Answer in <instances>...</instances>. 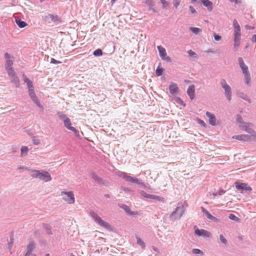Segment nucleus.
Listing matches in <instances>:
<instances>
[{"instance_id":"f257e3e1","label":"nucleus","mask_w":256,"mask_h":256,"mask_svg":"<svg viewBox=\"0 0 256 256\" xmlns=\"http://www.w3.org/2000/svg\"><path fill=\"white\" fill-rule=\"evenodd\" d=\"M236 122L239 128L244 131L250 134L252 136L256 138V132L253 129L254 124L250 122H245L240 114H236Z\"/></svg>"},{"instance_id":"f03ea898","label":"nucleus","mask_w":256,"mask_h":256,"mask_svg":"<svg viewBox=\"0 0 256 256\" xmlns=\"http://www.w3.org/2000/svg\"><path fill=\"white\" fill-rule=\"evenodd\" d=\"M42 18L51 26L59 25L62 22V18L57 14H48L43 16Z\"/></svg>"},{"instance_id":"7ed1b4c3","label":"nucleus","mask_w":256,"mask_h":256,"mask_svg":"<svg viewBox=\"0 0 256 256\" xmlns=\"http://www.w3.org/2000/svg\"><path fill=\"white\" fill-rule=\"evenodd\" d=\"M184 213V206L180 203L178 204L176 208L173 210L170 216V221L174 222L176 220H180Z\"/></svg>"},{"instance_id":"20e7f679","label":"nucleus","mask_w":256,"mask_h":256,"mask_svg":"<svg viewBox=\"0 0 256 256\" xmlns=\"http://www.w3.org/2000/svg\"><path fill=\"white\" fill-rule=\"evenodd\" d=\"M222 88L224 90V94L227 100L230 102L232 99V88L230 86L226 83V80L224 78H222L220 82Z\"/></svg>"},{"instance_id":"39448f33","label":"nucleus","mask_w":256,"mask_h":256,"mask_svg":"<svg viewBox=\"0 0 256 256\" xmlns=\"http://www.w3.org/2000/svg\"><path fill=\"white\" fill-rule=\"evenodd\" d=\"M90 216L94 220L95 222H97L99 225L104 228H107L108 227V224L103 220L96 213L92 211L90 212Z\"/></svg>"},{"instance_id":"423d86ee","label":"nucleus","mask_w":256,"mask_h":256,"mask_svg":"<svg viewBox=\"0 0 256 256\" xmlns=\"http://www.w3.org/2000/svg\"><path fill=\"white\" fill-rule=\"evenodd\" d=\"M157 48L159 52L160 56L162 60H164L168 62H172L171 58L167 56L166 49L161 46H157Z\"/></svg>"},{"instance_id":"0eeeda50","label":"nucleus","mask_w":256,"mask_h":256,"mask_svg":"<svg viewBox=\"0 0 256 256\" xmlns=\"http://www.w3.org/2000/svg\"><path fill=\"white\" fill-rule=\"evenodd\" d=\"M234 184L236 188L238 190H242L245 192H251L252 190V188L248 186L247 184L236 182Z\"/></svg>"},{"instance_id":"6e6552de","label":"nucleus","mask_w":256,"mask_h":256,"mask_svg":"<svg viewBox=\"0 0 256 256\" xmlns=\"http://www.w3.org/2000/svg\"><path fill=\"white\" fill-rule=\"evenodd\" d=\"M194 234L199 236L208 237L209 238L210 236V233L204 230H199L196 226L194 228Z\"/></svg>"},{"instance_id":"1a4fd4ad","label":"nucleus","mask_w":256,"mask_h":256,"mask_svg":"<svg viewBox=\"0 0 256 256\" xmlns=\"http://www.w3.org/2000/svg\"><path fill=\"white\" fill-rule=\"evenodd\" d=\"M63 198L68 204H73L74 202V194L71 192H64L62 194Z\"/></svg>"},{"instance_id":"9d476101","label":"nucleus","mask_w":256,"mask_h":256,"mask_svg":"<svg viewBox=\"0 0 256 256\" xmlns=\"http://www.w3.org/2000/svg\"><path fill=\"white\" fill-rule=\"evenodd\" d=\"M140 194L142 196L147 198L156 200L159 201H160L162 200L163 199L162 198H161L159 196L154 195V194H148L144 190L140 191Z\"/></svg>"},{"instance_id":"9b49d317","label":"nucleus","mask_w":256,"mask_h":256,"mask_svg":"<svg viewBox=\"0 0 256 256\" xmlns=\"http://www.w3.org/2000/svg\"><path fill=\"white\" fill-rule=\"evenodd\" d=\"M29 96L34 103L39 108H42L34 91L29 92Z\"/></svg>"},{"instance_id":"f8f14e48","label":"nucleus","mask_w":256,"mask_h":256,"mask_svg":"<svg viewBox=\"0 0 256 256\" xmlns=\"http://www.w3.org/2000/svg\"><path fill=\"white\" fill-rule=\"evenodd\" d=\"M187 94L190 98L192 100L195 98V86L193 84L190 85L186 91Z\"/></svg>"},{"instance_id":"ddd939ff","label":"nucleus","mask_w":256,"mask_h":256,"mask_svg":"<svg viewBox=\"0 0 256 256\" xmlns=\"http://www.w3.org/2000/svg\"><path fill=\"white\" fill-rule=\"evenodd\" d=\"M233 138L243 142H249L250 140V136L248 134H242L234 136H233Z\"/></svg>"},{"instance_id":"4468645a","label":"nucleus","mask_w":256,"mask_h":256,"mask_svg":"<svg viewBox=\"0 0 256 256\" xmlns=\"http://www.w3.org/2000/svg\"><path fill=\"white\" fill-rule=\"evenodd\" d=\"M178 88L176 84L172 82L169 86V92L172 95H176L178 93Z\"/></svg>"},{"instance_id":"2eb2a0df","label":"nucleus","mask_w":256,"mask_h":256,"mask_svg":"<svg viewBox=\"0 0 256 256\" xmlns=\"http://www.w3.org/2000/svg\"><path fill=\"white\" fill-rule=\"evenodd\" d=\"M40 180L48 182L51 180V177L50 173L46 171H41Z\"/></svg>"},{"instance_id":"dca6fc26","label":"nucleus","mask_w":256,"mask_h":256,"mask_svg":"<svg viewBox=\"0 0 256 256\" xmlns=\"http://www.w3.org/2000/svg\"><path fill=\"white\" fill-rule=\"evenodd\" d=\"M206 115L209 119V124L212 126H216V118L215 116L208 112H206Z\"/></svg>"},{"instance_id":"f3484780","label":"nucleus","mask_w":256,"mask_h":256,"mask_svg":"<svg viewBox=\"0 0 256 256\" xmlns=\"http://www.w3.org/2000/svg\"><path fill=\"white\" fill-rule=\"evenodd\" d=\"M116 173L120 177H122V178H124L126 182H130L132 183L133 177H132L130 176L127 175V174L125 172H120V171L116 172Z\"/></svg>"},{"instance_id":"a211bd4d","label":"nucleus","mask_w":256,"mask_h":256,"mask_svg":"<svg viewBox=\"0 0 256 256\" xmlns=\"http://www.w3.org/2000/svg\"><path fill=\"white\" fill-rule=\"evenodd\" d=\"M238 62L242 70L243 73H246V72H248V67L245 64L243 59L242 58H239L238 59Z\"/></svg>"},{"instance_id":"6ab92c4d","label":"nucleus","mask_w":256,"mask_h":256,"mask_svg":"<svg viewBox=\"0 0 256 256\" xmlns=\"http://www.w3.org/2000/svg\"><path fill=\"white\" fill-rule=\"evenodd\" d=\"M118 206L120 208H122L130 216L135 214L134 212H132L130 208L127 205L125 204H120Z\"/></svg>"},{"instance_id":"aec40b11","label":"nucleus","mask_w":256,"mask_h":256,"mask_svg":"<svg viewBox=\"0 0 256 256\" xmlns=\"http://www.w3.org/2000/svg\"><path fill=\"white\" fill-rule=\"evenodd\" d=\"M203 5L207 8L209 11H212V3L209 0H200Z\"/></svg>"},{"instance_id":"412c9836","label":"nucleus","mask_w":256,"mask_h":256,"mask_svg":"<svg viewBox=\"0 0 256 256\" xmlns=\"http://www.w3.org/2000/svg\"><path fill=\"white\" fill-rule=\"evenodd\" d=\"M36 244L34 242H30L27 246V253L31 254L32 252L36 248Z\"/></svg>"},{"instance_id":"4be33fe9","label":"nucleus","mask_w":256,"mask_h":256,"mask_svg":"<svg viewBox=\"0 0 256 256\" xmlns=\"http://www.w3.org/2000/svg\"><path fill=\"white\" fill-rule=\"evenodd\" d=\"M16 23L20 28H24L27 25V24L25 22L22 20L20 18H16Z\"/></svg>"},{"instance_id":"5701e85b","label":"nucleus","mask_w":256,"mask_h":256,"mask_svg":"<svg viewBox=\"0 0 256 256\" xmlns=\"http://www.w3.org/2000/svg\"><path fill=\"white\" fill-rule=\"evenodd\" d=\"M238 97L240 98H241L247 101L248 103L251 102V100L250 98H248V96L246 94L243 92H239L238 93Z\"/></svg>"},{"instance_id":"b1692460","label":"nucleus","mask_w":256,"mask_h":256,"mask_svg":"<svg viewBox=\"0 0 256 256\" xmlns=\"http://www.w3.org/2000/svg\"><path fill=\"white\" fill-rule=\"evenodd\" d=\"M90 176L98 184H101L103 182L102 180L94 172L92 173Z\"/></svg>"},{"instance_id":"393cba45","label":"nucleus","mask_w":256,"mask_h":256,"mask_svg":"<svg viewBox=\"0 0 256 256\" xmlns=\"http://www.w3.org/2000/svg\"><path fill=\"white\" fill-rule=\"evenodd\" d=\"M56 115L58 116L59 118L62 120L63 122L68 120L69 118L66 116V114H64L62 112H58Z\"/></svg>"},{"instance_id":"a878e982","label":"nucleus","mask_w":256,"mask_h":256,"mask_svg":"<svg viewBox=\"0 0 256 256\" xmlns=\"http://www.w3.org/2000/svg\"><path fill=\"white\" fill-rule=\"evenodd\" d=\"M11 82L14 84L16 88H18L20 86V80L17 75L11 78Z\"/></svg>"},{"instance_id":"bb28decb","label":"nucleus","mask_w":256,"mask_h":256,"mask_svg":"<svg viewBox=\"0 0 256 256\" xmlns=\"http://www.w3.org/2000/svg\"><path fill=\"white\" fill-rule=\"evenodd\" d=\"M146 4L149 6V10H152L154 12H156V10L153 8L154 6L153 0H146Z\"/></svg>"},{"instance_id":"cd10ccee","label":"nucleus","mask_w":256,"mask_h":256,"mask_svg":"<svg viewBox=\"0 0 256 256\" xmlns=\"http://www.w3.org/2000/svg\"><path fill=\"white\" fill-rule=\"evenodd\" d=\"M43 227L46 230L47 234H52V232L51 230L52 227L50 224H44Z\"/></svg>"},{"instance_id":"c85d7f7f","label":"nucleus","mask_w":256,"mask_h":256,"mask_svg":"<svg viewBox=\"0 0 256 256\" xmlns=\"http://www.w3.org/2000/svg\"><path fill=\"white\" fill-rule=\"evenodd\" d=\"M228 218L230 219L231 220L235 221V222H237L238 223H240V218H239L238 217H237L234 214H230L228 215Z\"/></svg>"},{"instance_id":"c756f323","label":"nucleus","mask_w":256,"mask_h":256,"mask_svg":"<svg viewBox=\"0 0 256 256\" xmlns=\"http://www.w3.org/2000/svg\"><path fill=\"white\" fill-rule=\"evenodd\" d=\"M244 75V81L246 84H248L250 81V76L249 72L243 73Z\"/></svg>"},{"instance_id":"7c9ffc66","label":"nucleus","mask_w":256,"mask_h":256,"mask_svg":"<svg viewBox=\"0 0 256 256\" xmlns=\"http://www.w3.org/2000/svg\"><path fill=\"white\" fill-rule=\"evenodd\" d=\"M64 126L68 130H70L71 128L73 127L71 126L72 123H71L70 120V118H68V120H66L64 122Z\"/></svg>"},{"instance_id":"2f4dec72","label":"nucleus","mask_w":256,"mask_h":256,"mask_svg":"<svg viewBox=\"0 0 256 256\" xmlns=\"http://www.w3.org/2000/svg\"><path fill=\"white\" fill-rule=\"evenodd\" d=\"M201 209L202 211L206 216V218L209 220H211L212 216L204 207H201Z\"/></svg>"},{"instance_id":"473e14b6","label":"nucleus","mask_w":256,"mask_h":256,"mask_svg":"<svg viewBox=\"0 0 256 256\" xmlns=\"http://www.w3.org/2000/svg\"><path fill=\"white\" fill-rule=\"evenodd\" d=\"M6 70L7 71V72H8V76H10L11 78L16 75V73L14 71V70L12 68H7V69Z\"/></svg>"},{"instance_id":"72a5a7b5","label":"nucleus","mask_w":256,"mask_h":256,"mask_svg":"<svg viewBox=\"0 0 256 256\" xmlns=\"http://www.w3.org/2000/svg\"><path fill=\"white\" fill-rule=\"evenodd\" d=\"M102 51L100 48H98L94 51L93 55L95 56H100L102 55Z\"/></svg>"},{"instance_id":"f704fd0d","label":"nucleus","mask_w":256,"mask_h":256,"mask_svg":"<svg viewBox=\"0 0 256 256\" xmlns=\"http://www.w3.org/2000/svg\"><path fill=\"white\" fill-rule=\"evenodd\" d=\"M164 69L158 66L156 70V76H160L162 74Z\"/></svg>"},{"instance_id":"c9c22d12","label":"nucleus","mask_w":256,"mask_h":256,"mask_svg":"<svg viewBox=\"0 0 256 256\" xmlns=\"http://www.w3.org/2000/svg\"><path fill=\"white\" fill-rule=\"evenodd\" d=\"M190 30H191L192 32L194 34H198L199 32L202 31V30L198 28L191 26L190 28Z\"/></svg>"},{"instance_id":"e433bc0d","label":"nucleus","mask_w":256,"mask_h":256,"mask_svg":"<svg viewBox=\"0 0 256 256\" xmlns=\"http://www.w3.org/2000/svg\"><path fill=\"white\" fill-rule=\"evenodd\" d=\"M26 85H27V86L28 88V92L34 91V86L33 83H32V81L30 82H29V83L27 84Z\"/></svg>"},{"instance_id":"4c0bfd02","label":"nucleus","mask_w":256,"mask_h":256,"mask_svg":"<svg viewBox=\"0 0 256 256\" xmlns=\"http://www.w3.org/2000/svg\"><path fill=\"white\" fill-rule=\"evenodd\" d=\"M12 64H13V61L12 60H6V64H5V67H6V70L7 69V68H12Z\"/></svg>"},{"instance_id":"58836bf2","label":"nucleus","mask_w":256,"mask_h":256,"mask_svg":"<svg viewBox=\"0 0 256 256\" xmlns=\"http://www.w3.org/2000/svg\"><path fill=\"white\" fill-rule=\"evenodd\" d=\"M226 191L223 189H220L217 192L213 193L212 195L214 196H222L225 194Z\"/></svg>"},{"instance_id":"ea45409f","label":"nucleus","mask_w":256,"mask_h":256,"mask_svg":"<svg viewBox=\"0 0 256 256\" xmlns=\"http://www.w3.org/2000/svg\"><path fill=\"white\" fill-rule=\"evenodd\" d=\"M41 171L34 170V173L32 174V176L35 178H40Z\"/></svg>"},{"instance_id":"a19ab883","label":"nucleus","mask_w":256,"mask_h":256,"mask_svg":"<svg viewBox=\"0 0 256 256\" xmlns=\"http://www.w3.org/2000/svg\"><path fill=\"white\" fill-rule=\"evenodd\" d=\"M192 252L194 254H199L200 256L203 254V252L201 250L198 249V248L192 249Z\"/></svg>"},{"instance_id":"79ce46f5","label":"nucleus","mask_w":256,"mask_h":256,"mask_svg":"<svg viewBox=\"0 0 256 256\" xmlns=\"http://www.w3.org/2000/svg\"><path fill=\"white\" fill-rule=\"evenodd\" d=\"M20 151H21V154H22V156L23 154H27V152H28V148L27 146H22V148H21V150H20Z\"/></svg>"},{"instance_id":"37998d69","label":"nucleus","mask_w":256,"mask_h":256,"mask_svg":"<svg viewBox=\"0 0 256 256\" xmlns=\"http://www.w3.org/2000/svg\"><path fill=\"white\" fill-rule=\"evenodd\" d=\"M220 242L222 244H224V245H226L227 244L228 241L224 237V236L222 234L220 235Z\"/></svg>"},{"instance_id":"c03bdc74","label":"nucleus","mask_w":256,"mask_h":256,"mask_svg":"<svg viewBox=\"0 0 256 256\" xmlns=\"http://www.w3.org/2000/svg\"><path fill=\"white\" fill-rule=\"evenodd\" d=\"M234 36H241L240 28H235L234 30Z\"/></svg>"},{"instance_id":"a18cd8bd","label":"nucleus","mask_w":256,"mask_h":256,"mask_svg":"<svg viewBox=\"0 0 256 256\" xmlns=\"http://www.w3.org/2000/svg\"><path fill=\"white\" fill-rule=\"evenodd\" d=\"M70 130H71L74 132L76 136V137L80 136L79 131L78 130H77L75 128L72 127Z\"/></svg>"},{"instance_id":"49530a36","label":"nucleus","mask_w":256,"mask_h":256,"mask_svg":"<svg viewBox=\"0 0 256 256\" xmlns=\"http://www.w3.org/2000/svg\"><path fill=\"white\" fill-rule=\"evenodd\" d=\"M160 2L162 4V8L164 9L166 8V7L168 6V3L166 0H160Z\"/></svg>"},{"instance_id":"de8ad7c7","label":"nucleus","mask_w":256,"mask_h":256,"mask_svg":"<svg viewBox=\"0 0 256 256\" xmlns=\"http://www.w3.org/2000/svg\"><path fill=\"white\" fill-rule=\"evenodd\" d=\"M134 184H137L140 186L143 187L144 186V183L142 181V180L137 178L136 180V182Z\"/></svg>"},{"instance_id":"09e8293b","label":"nucleus","mask_w":256,"mask_h":256,"mask_svg":"<svg viewBox=\"0 0 256 256\" xmlns=\"http://www.w3.org/2000/svg\"><path fill=\"white\" fill-rule=\"evenodd\" d=\"M13 236H14V234L12 232L11 234L10 237V242H8V246L10 248L12 246L13 242H14L13 241H14V239Z\"/></svg>"},{"instance_id":"8fccbe9b","label":"nucleus","mask_w":256,"mask_h":256,"mask_svg":"<svg viewBox=\"0 0 256 256\" xmlns=\"http://www.w3.org/2000/svg\"><path fill=\"white\" fill-rule=\"evenodd\" d=\"M188 53L190 56L196 58V54L195 52L192 51V50H190L188 52Z\"/></svg>"},{"instance_id":"3c124183","label":"nucleus","mask_w":256,"mask_h":256,"mask_svg":"<svg viewBox=\"0 0 256 256\" xmlns=\"http://www.w3.org/2000/svg\"><path fill=\"white\" fill-rule=\"evenodd\" d=\"M50 63L56 64H61L62 62L59 60H56L54 58H50Z\"/></svg>"},{"instance_id":"603ef678","label":"nucleus","mask_w":256,"mask_h":256,"mask_svg":"<svg viewBox=\"0 0 256 256\" xmlns=\"http://www.w3.org/2000/svg\"><path fill=\"white\" fill-rule=\"evenodd\" d=\"M137 243L142 246H144V242L142 241V240H141L140 238H137Z\"/></svg>"},{"instance_id":"864d4df0","label":"nucleus","mask_w":256,"mask_h":256,"mask_svg":"<svg viewBox=\"0 0 256 256\" xmlns=\"http://www.w3.org/2000/svg\"><path fill=\"white\" fill-rule=\"evenodd\" d=\"M180 2V0H174V6L176 8L179 6Z\"/></svg>"},{"instance_id":"5fc2aeb1","label":"nucleus","mask_w":256,"mask_h":256,"mask_svg":"<svg viewBox=\"0 0 256 256\" xmlns=\"http://www.w3.org/2000/svg\"><path fill=\"white\" fill-rule=\"evenodd\" d=\"M233 26H234V28H240V26L239 25L238 21L236 20H234L233 21Z\"/></svg>"},{"instance_id":"6e6d98bb","label":"nucleus","mask_w":256,"mask_h":256,"mask_svg":"<svg viewBox=\"0 0 256 256\" xmlns=\"http://www.w3.org/2000/svg\"><path fill=\"white\" fill-rule=\"evenodd\" d=\"M33 144L34 145H38L40 144V140L38 139H36L35 138H34L32 139Z\"/></svg>"},{"instance_id":"4d7b16f0","label":"nucleus","mask_w":256,"mask_h":256,"mask_svg":"<svg viewBox=\"0 0 256 256\" xmlns=\"http://www.w3.org/2000/svg\"><path fill=\"white\" fill-rule=\"evenodd\" d=\"M198 123L200 124L202 126L204 127H206V124L204 122V121L201 120L200 119L198 120Z\"/></svg>"},{"instance_id":"13d9d810","label":"nucleus","mask_w":256,"mask_h":256,"mask_svg":"<svg viewBox=\"0 0 256 256\" xmlns=\"http://www.w3.org/2000/svg\"><path fill=\"white\" fill-rule=\"evenodd\" d=\"M234 42H240V36H234Z\"/></svg>"},{"instance_id":"bf43d9fd","label":"nucleus","mask_w":256,"mask_h":256,"mask_svg":"<svg viewBox=\"0 0 256 256\" xmlns=\"http://www.w3.org/2000/svg\"><path fill=\"white\" fill-rule=\"evenodd\" d=\"M24 76V81L25 83L28 84L29 82H32L25 75H23Z\"/></svg>"},{"instance_id":"052dcab7","label":"nucleus","mask_w":256,"mask_h":256,"mask_svg":"<svg viewBox=\"0 0 256 256\" xmlns=\"http://www.w3.org/2000/svg\"><path fill=\"white\" fill-rule=\"evenodd\" d=\"M214 38L215 40L219 41L221 40L222 38L220 36L214 34Z\"/></svg>"},{"instance_id":"680f3d73","label":"nucleus","mask_w":256,"mask_h":256,"mask_svg":"<svg viewBox=\"0 0 256 256\" xmlns=\"http://www.w3.org/2000/svg\"><path fill=\"white\" fill-rule=\"evenodd\" d=\"M189 10H190L191 14H194L196 12V10L192 6H189Z\"/></svg>"},{"instance_id":"e2e57ef3","label":"nucleus","mask_w":256,"mask_h":256,"mask_svg":"<svg viewBox=\"0 0 256 256\" xmlns=\"http://www.w3.org/2000/svg\"><path fill=\"white\" fill-rule=\"evenodd\" d=\"M210 220L215 222H220V220L218 218L214 216H212Z\"/></svg>"},{"instance_id":"0e129e2a","label":"nucleus","mask_w":256,"mask_h":256,"mask_svg":"<svg viewBox=\"0 0 256 256\" xmlns=\"http://www.w3.org/2000/svg\"><path fill=\"white\" fill-rule=\"evenodd\" d=\"M4 58L6 59V60H10V58H11L10 55L8 52H6L4 54Z\"/></svg>"},{"instance_id":"69168bd1","label":"nucleus","mask_w":256,"mask_h":256,"mask_svg":"<svg viewBox=\"0 0 256 256\" xmlns=\"http://www.w3.org/2000/svg\"><path fill=\"white\" fill-rule=\"evenodd\" d=\"M246 28L247 30H251V29H254V27L252 26H249V25H246Z\"/></svg>"},{"instance_id":"338daca9","label":"nucleus","mask_w":256,"mask_h":256,"mask_svg":"<svg viewBox=\"0 0 256 256\" xmlns=\"http://www.w3.org/2000/svg\"><path fill=\"white\" fill-rule=\"evenodd\" d=\"M252 40L253 42H256V34L252 36Z\"/></svg>"},{"instance_id":"774afa93","label":"nucleus","mask_w":256,"mask_h":256,"mask_svg":"<svg viewBox=\"0 0 256 256\" xmlns=\"http://www.w3.org/2000/svg\"><path fill=\"white\" fill-rule=\"evenodd\" d=\"M124 190L125 192H130V191H131V190H130V188H124V190Z\"/></svg>"}]
</instances>
